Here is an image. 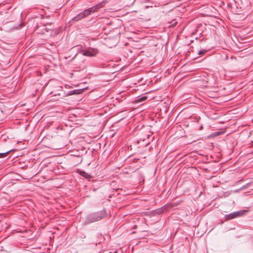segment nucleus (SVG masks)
<instances>
[{"instance_id": "f257e3e1", "label": "nucleus", "mask_w": 253, "mask_h": 253, "mask_svg": "<svg viewBox=\"0 0 253 253\" xmlns=\"http://www.w3.org/2000/svg\"><path fill=\"white\" fill-rule=\"evenodd\" d=\"M107 213L105 210H101L97 212L91 213L86 216L84 220V224L87 225L90 223L98 221L105 217Z\"/></svg>"}, {"instance_id": "f03ea898", "label": "nucleus", "mask_w": 253, "mask_h": 253, "mask_svg": "<svg viewBox=\"0 0 253 253\" xmlns=\"http://www.w3.org/2000/svg\"><path fill=\"white\" fill-rule=\"evenodd\" d=\"M81 52L84 56L93 57L98 53V50L96 48H89L88 49H83L81 50Z\"/></svg>"}, {"instance_id": "7ed1b4c3", "label": "nucleus", "mask_w": 253, "mask_h": 253, "mask_svg": "<svg viewBox=\"0 0 253 253\" xmlns=\"http://www.w3.org/2000/svg\"><path fill=\"white\" fill-rule=\"evenodd\" d=\"M245 211H238L233 212L232 213H230L229 214L225 215V217L226 220H230L233 218H235L237 217H239L244 213Z\"/></svg>"}, {"instance_id": "20e7f679", "label": "nucleus", "mask_w": 253, "mask_h": 253, "mask_svg": "<svg viewBox=\"0 0 253 253\" xmlns=\"http://www.w3.org/2000/svg\"><path fill=\"white\" fill-rule=\"evenodd\" d=\"M90 14V12L88 10H86V9L84 10V11L81 12L79 14H78L76 16L73 18V20L75 21H78L79 20H81L82 18L88 16Z\"/></svg>"}, {"instance_id": "39448f33", "label": "nucleus", "mask_w": 253, "mask_h": 253, "mask_svg": "<svg viewBox=\"0 0 253 253\" xmlns=\"http://www.w3.org/2000/svg\"><path fill=\"white\" fill-rule=\"evenodd\" d=\"M103 5L102 3H99L94 6H92V7L86 9V10H88L90 12V14L92 13H93L95 11H97L98 10H99L100 8H102L103 7Z\"/></svg>"}, {"instance_id": "423d86ee", "label": "nucleus", "mask_w": 253, "mask_h": 253, "mask_svg": "<svg viewBox=\"0 0 253 253\" xmlns=\"http://www.w3.org/2000/svg\"><path fill=\"white\" fill-rule=\"evenodd\" d=\"M84 91V89H74L69 91L67 93V95H72L75 94H82Z\"/></svg>"}, {"instance_id": "0eeeda50", "label": "nucleus", "mask_w": 253, "mask_h": 253, "mask_svg": "<svg viewBox=\"0 0 253 253\" xmlns=\"http://www.w3.org/2000/svg\"><path fill=\"white\" fill-rule=\"evenodd\" d=\"M147 99V97L146 96H143L142 97H137L135 101L136 103H141L144 101H145Z\"/></svg>"}, {"instance_id": "6e6552de", "label": "nucleus", "mask_w": 253, "mask_h": 253, "mask_svg": "<svg viewBox=\"0 0 253 253\" xmlns=\"http://www.w3.org/2000/svg\"><path fill=\"white\" fill-rule=\"evenodd\" d=\"M80 174L81 175L87 179H89L92 177V176L90 174L84 171H81Z\"/></svg>"}, {"instance_id": "1a4fd4ad", "label": "nucleus", "mask_w": 253, "mask_h": 253, "mask_svg": "<svg viewBox=\"0 0 253 253\" xmlns=\"http://www.w3.org/2000/svg\"><path fill=\"white\" fill-rule=\"evenodd\" d=\"M10 151H8L4 153H0V158H2L6 157Z\"/></svg>"}, {"instance_id": "9d476101", "label": "nucleus", "mask_w": 253, "mask_h": 253, "mask_svg": "<svg viewBox=\"0 0 253 253\" xmlns=\"http://www.w3.org/2000/svg\"><path fill=\"white\" fill-rule=\"evenodd\" d=\"M250 185V183H247V184L243 185L242 187H241L240 189H239V190H243L246 188H247Z\"/></svg>"}, {"instance_id": "9b49d317", "label": "nucleus", "mask_w": 253, "mask_h": 253, "mask_svg": "<svg viewBox=\"0 0 253 253\" xmlns=\"http://www.w3.org/2000/svg\"><path fill=\"white\" fill-rule=\"evenodd\" d=\"M206 52V50H201L199 51V54H200V55L203 54Z\"/></svg>"}, {"instance_id": "f8f14e48", "label": "nucleus", "mask_w": 253, "mask_h": 253, "mask_svg": "<svg viewBox=\"0 0 253 253\" xmlns=\"http://www.w3.org/2000/svg\"><path fill=\"white\" fill-rule=\"evenodd\" d=\"M162 212H163L162 210H161V209L158 210V211H157V213H159V214H161Z\"/></svg>"}, {"instance_id": "ddd939ff", "label": "nucleus", "mask_w": 253, "mask_h": 253, "mask_svg": "<svg viewBox=\"0 0 253 253\" xmlns=\"http://www.w3.org/2000/svg\"><path fill=\"white\" fill-rule=\"evenodd\" d=\"M203 126H200V127L199 129H200V130H202V129H203Z\"/></svg>"}, {"instance_id": "4468645a", "label": "nucleus", "mask_w": 253, "mask_h": 253, "mask_svg": "<svg viewBox=\"0 0 253 253\" xmlns=\"http://www.w3.org/2000/svg\"><path fill=\"white\" fill-rule=\"evenodd\" d=\"M240 190H239V189H237V190H236L235 191V192H238L239 191H240Z\"/></svg>"}, {"instance_id": "2eb2a0df", "label": "nucleus", "mask_w": 253, "mask_h": 253, "mask_svg": "<svg viewBox=\"0 0 253 253\" xmlns=\"http://www.w3.org/2000/svg\"><path fill=\"white\" fill-rule=\"evenodd\" d=\"M242 181V180H240V181H238V182H240V181Z\"/></svg>"}]
</instances>
